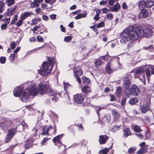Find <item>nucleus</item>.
<instances>
[{
  "label": "nucleus",
  "mask_w": 154,
  "mask_h": 154,
  "mask_svg": "<svg viewBox=\"0 0 154 154\" xmlns=\"http://www.w3.org/2000/svg\"><path fill=\"white\" fill-rule=\"evenodd\" d=\"M132 26H130L126 28L120 34L121 39L120 42L122 43H125L131 40L134 41L137 39V34L131 31L132 30Z\"/></svg>",
  "instance_id": "f257e3e1"
},
{
  "label": "nucleus",
  "mask_w": 154,
  "mask_h": 154,
  "mask_svg": "<svg viewBox=\"0 0 154 154\" xmlns=\"http://www.w3.org/2000/svg\"><path fill=\"white\" fill-rule=\"evenodd\" d=\"M24 85H21L16 88L13 92L14 95L16 97H20L21 100L23 102L27 101L29 98V91L28 89H25L23 91Z\"/></svg>",
  "instance_id": "f03ea898"
},
{
  "label": "nucleus",
  "mask_w": 154,
  "mask_h": 154,
  "mask_svg": "<svg viewBox=\"0 0 154 154\" xmlns=\"http://www.w3.org/2000/svg\"><path fill=\"white\" fill-rule=\"evenodd\" d=\"M47 59L50 63L46 62H43L41 69L38 71L43 76H47L49 75L51 72L52 68L53 66L54 62L52 59L48 57Z\"/></svg>",
  "instance_id": "7ed1b4c3"
},
{
  "label": "nucleus",
  "mask_w": 154,
  "mask_h": 154,
  "mask_svg": "<svg viewBox=\"0 0 154 154\" xmlns=\"http://www.w3.org/2000/svg\"><path fill=\"white\" fill-rule=\"evenodd\" d=\"M145 68V66H142L140 67L134 69L131 72L134 73V77L135 78H139L140 80L144 85L145 84L146 78L144 72V69Z\"/></svg>",
  "instance_id": "20e7f679"
},
{
  "label": "nucleus",
  "mask_w": 154,
  "mask_h": 154,
  "mask_svg": "<svg viewBox=\"0 0 154 154\" xmlns=\"http://www.w3.org/2000/svg\"><path fill=\"white\" fill-rule=\"evenodd\" d=\"M24 86L27 87L26 89L29 91L27 92L29 94V95L35 96L38 92V87L30 82H28L27 84H25Z\"/></svg>",
  "instance_id": "39448f33"
},
{
  "label": "nucleus",
  "mask_w": 154,
  "mask_h": 154,
  "mask_svg": "<svg viewBox=\"0 0 154 154\" xmlns=\"http://www.w3.org/2000/svg\"><path fill=\"white\" fill-rule=\"evenodd\" d=\"M56 130L55 128L53 127L52 125H50L48 127L47 126H45L42 129V132L41 133L42 135H47L50 133V134H55L56 133Z\"/></svg>",
  "instance_id": "423d86ee"
},
{
  "label": "nucleus",
  "mask_w": 154,
  "mask_h": 154,
  "mask_svg": "<svg viewBox=\"0 0 154 154\" xmlns=\"http://www.w3.org/2000/svg\"><path fill=\"white\" fill-rule=\"evenodd\" d=\"M133 29L131 31H133L137 34V39L138 37H141L144 35V30L141 27H137L135 28L134 27L132 26Z\"/></svg>",
  "instance_id": "0eeeda50"
},
{
  "label": "nucleus",
  "mask_w": 154,
  "mask_h": 154,
  "mask_svg": "<svg viewBox=\"0 0 154 154\" xmlns=\"http://www.w3.org/2000/svg\"><path fill=\"white\" fill-rule=\"evenodd\" d=\"M75 76L76 79L78 82L80 83H81V79L79 77V76L81 75L82 74V72L80 67L76 68L74 70Z\"/></svg>",
  "instance_id": "6e6552de"
},
{
  "label": "nucleus",
  "mask_w": 154,
  "mask_h": 154,
  "mask_svg": "<svg viewBox=\"0 0 154 154\" xmlns=\"http://www.w3.org/2000/svg\"><path fill=\"white\" fill-rule=\"evenodd\" d=\"M8 131V133L7 134L5 139V141L6 143L10 141L15 134V130L14 128L9 130Z\"/></svg>",
  "instance_id": "1a4fd4ad"
},
{
  "label": "nucleus",
  "mask_w": 154,
  "mask_h": 154,
  "mask_svg": "<svg viewBox=\"0 0 154 154\" xmlns=\"http://www.w3.org/2000/svg\"><path fill=\"white\" fill-rule=\"evenodd\" d=\"M130 91V93L134 95L137 96L140 93L139 88L135 85H131V88L129 89V91Z\"/></svg>",
  "instance_id": "9d476101"
},
{
  "label": "nucleus",
  "mask_w": 154,
  "mask_h": 154,
  "mask_svg": "<svg viewBox=\"0 0 154 154\" xmlns=\"http://www.w3.org/2000/svg\"><path fill=\"white\" fill-rule=\"evenodd\" d=\"M146 75L147 79L149 77L151 74H154V66L150 65L148 66L145 69Z\"/></svg>",
  "instance_id": "9b49d317"
},
{
  "label": "nucleus",
  "mask_w": 154,
  "mask_h": 154,
  "mask_svg": "<svg viewBox=\"0 0 154 154\" xmlns=\"http://www.w3.org/2000/svg\"><path fill=\"white\" fill-rule=\"evenodd\" d=\"M38 90V92L42 94L45 93L47 91V86L42 83L39 84Z\"/></svg>",
  "instance_id": "f8f14e48"
},
{
  "label": "nucleus",
  "mask_w": 154,
  "mask_h": 154,
  "mask_svg": "<svg viewBox=\"0 0 154 154\" xmlns=\"http://www.w3.org/2000/svg\"><path fill=\"white\" fill-rule=\"evenodd\" d=\"M62 137L63 135L62 134L58 135L54 137L52 140V141L55 143V145H57L58 147V149H60V145H63L60 140Z\"/></svg>",
  "instance_id": "ddd939ff"
},
{
  "label": "nucleus",
  "mask_w": 154,
  "mask_h": 154,
  "mask_svg": "<svg viewBox=\"0 0 154 154\" xmlns=\"http://www.w3.org/2000/svg\"><path fill=\"white\" fill-rule=\"evenodd\" d=\"M105 69L107 72L109 74H111L113 71H116L117 69V68H114L112 65L110 64L109 62L107 63Z\"/></svg>",
  "instance_id": "4468645a"
},
{
  "label": "nucleus",
  "mask_w": 154,
  "mask_h": 154,
  "mask_svg": "<svg viewBox=\"0 0 154 154\" xmlns=\"http://www.w3.org/2000/svg\"><path fill=\"white\" fill-rule=\"evenodd\" d=\"M75 101L79 104L81 103L83 101L84 97L81 94H76L73 96Z\"/></svg>",
  "instance_id": "2eb2a0df"
},
{
  "label": "nucleus",
  "mask_w": 154,
  "mask_h": 154,
  "mask_svg": "<svg viewBox=\"0 0 154 154\" xmlns=\"http://www.w3.org/2000/svg\"><path fill=\"white\" fill-rule=\"evenodd\" d=\"M149 12L148 10L146 9H142L139 14L138 17L140 18L146 17L148 16Z\"/></svg>",
  "instance_id": "dca6fc26"
},
{
  "label": "nucleus",
  "mask_w": 154,
  "mask_h": 154,
  "mask_svg": "<svg viewBox=\"0 0 154 154\" xmlns=\"http://www.w3.org/2000/svg\"><path fill=\"white\" fill-rule=\"evenodd\" d=\"M144 31V36L147 38L151 36L153 33L152 30L149 28L145 29Z\"/></svg>",
  "instance_id": "f3484780"
},
{
  "label": "nucleus",
  "mask_w": 154,
  "mask_h": 154,
  "mask_svg": "<svg viewBox=\"0 0 154 154\" xmlns=\"http://www.w3.org/2000/svg\"><path fill=\"white\" fill-rule=\"evenodd\" d=\"M123 81L124 87L125 89L128 88L131 84L130 78L129 77L125 78Z\"/></svg>",
  "instance_id": "a211bd4d"
},
{
  "label": "nucleus",
  "mask_w": 154,
  "mask_h": 154,
  "mask_svg": "<svg viewBox=\"0 0 154 154\" xmlns=\"http://www.w3.org/2000/svg\"><path fill=\"white\" fill-rule=\"evenodd\" d=\"M108 138L109 137L106 135H100L99 140L100 144H101L105 143Z\"/></svg>",
  "instance_id": "6ab92c4d"
},
{
  "label": "nucleus",
  "mask_w": 154,
  "mask_h": 154,
  "mask_svg": "<svg viewBox=\"0 0 154 154\" xmlns=\"http://www.w3.org/2000/svg\"><path fill=\"white\" fill-rule=\"evenodd\" d=\"M32 14V13L31 11L24 12L21 14L20 19L22 20H24L26 18L31 16Z\"/></svg>",
  "instance_id": "aec40b11"
},
{
  "label": "nucleus",
  "mask_w": 154,
  "mask_h": 154,
  "mask_svg": "<svg viewBox=\"0 0 154 154\" xmlns=\"http://www.w3.org/2000/svg\"><path fill=\"white\" fill-rule=\"evenodd\" d=\"M148 107L145 105L141 106L139 108V111L142 113H145L148 110Z\"/></svg>",
  "instance_id": "412c9836"
},
{
  "label": "nucleus",
  "mask_w": 154,
  "mask_h": 154,
  "mask_svg": "<svg viewBox=\"0 0 154 154\" xmlns=\"http://www.w3.org/2000/svg\"><path fill=\"white\" fill-rule=\"evenodd\" d=\"M103 120L104 122H110L111 120V115L110 114H107L103 118Z\"/></svg>",
  "instance_id": "4be33fe9"
},
{
  "label": "nucleus",
  "mask_w": 154,
  "mask_h": 154,
  "mask_svg": "<svg viewBox=\"0 0 154 154\" xmlns=\"http://www.w3.org/2000/svg\"><path fill=\"white\" fill-rule=\"evenodd\" d=\"M154 5V0H149L146 1V8H150Z\"/></svg>",
  "instance_id": "5701e85b"
},
{
  "label": "nucleus",
  "mask_w": 154,
  "mask_h": 154,
  "mask_svg": "<svg viewBox=\"0 0 154 154\" xmlns=\"http://www.w3.org/2000/svg\"><path fill=\"white\" fill-rule=\"evenodd\" d=\"M120 8V7L119 4L117 3L114 5L113 7L111 9V11L117 12Z\"/></svg>",
  "instance_id": "b1692460"
},
{
  "label": "nucleus",
  "mask_w": 154,
  "mask_h": 154,
  "mask_svg": "<svg viewBox=\"0 0 154 154\" xmlns=\"http://www.w3.org/2000/svg\"><path fill=\"white\" fill-rule=\"evenodd\" d=\"M138 102V99L136 98H131L129 101V103L131 105L135 104Z\"/></svg>",
  "instance_id": "393cba45"
},
{
  "label": "nucleus",
  "mask_w": 154,
  "mask_h": 154,
  "mask_svg": "<svg viewBox=\"0 0 154 154\" xmlns=\"http://www.w3.org/2000/svg\"><path fill=\"white\" fill-rule=\"evenodd\" d=\"M90 91V88L88 86H85L82 89V92L85 93L89 92Z\"/></svg>",
  "instance_id": "a878e982"
},
{
  "label": "nucleus",
  "mask_w": 154,
  "mask_h": 154,
  "mask_svg": "<svg viewBox=\"0 0 154 154\" xmlns=\"http://www.w3.org/2000/svg\"><path fill=\"white\" fill-rule=\"evenodd\" d=\"M112 146L109 149L105 148L103 149L100 150L99 152V154H107L109 149L111 148Z\"/></svg>",
  "instance_id": "bb28decb"
},
{
  "label": "nucleus",
  "mask_w": 154,
  "mask_h": 154,
  "mask_svg": "<svg viewBox=\"0 0 154 154\" xmlns=\"http://www.w3.org/2000/svg\"><path fill=\"white\" fill-rule=\"evenodd\" d=\"M112 113L113 116L115 118H118L120 116V114L119 112L115 109H112Z\"/></svg>",
  "instance_id": "cd10ccee"
},
{
  "label": "nucleus",
  "mask_w": 154,
  "mask_h": 154,
  "mask_svg": "<svg viewBox=\"0 0 154 154\" xmlns=\"http://www.w3.org/2000/svg\"><path fill=\"white\" fill-rule=\"evenodd\" d=\"M87 15V12L83 14H80L78 15L76 17H75V18L76 20H78L80 19L82 17H85Z\"/></svg>",
  "instance_id": "c85d7f7f"
},
{
  "label": "nucleus",
  "mask_w": 154,
  "mask_h": 154,
  "mask_svg": "<svg viewBox=\"0 0 154 154\" xmlns=\"http://www.w3.org/2000/svg\"><path fill=\"white\" fill-rule=\"evenodd\" d=\"M28 128V126L24 122H22V124L18 125V128Z\"/></svg>",
  "instance_id": "c756f323"
},
{
  "label": "nucleus",
  "mask_w": 154,
  "mask_h": 154,
  "mask_svg": "<svg viewBox=\"0 0 154 154\" xmlns=\"http://www.w3.org/2000/svg\"><path fill=\"white\" fill-rule=\"evenodd\" d=\"M147 149L146 147H142L140 149V150H138L137 152V154H142L146 152Z\"/></svg>",
  "instance_id": "7c9ffc66"
},
{
  "label": "nucleus",
  "mask_w": 154,
  "mask_h": 154,
  "mask_svg": "<svg viewBox=\"0 0 154 154\" xmlns=\"http://www.w3.org/2000/svg\"><path fill=\"white\" fill-rule=\"evenodd\" d=\"M122 88L119 87L117 88L116 92V95L119 97L122 95Z\"/></svg>",
  "instance_id": "2f4dec72"
},
{
  "label": "nucleus",
  "mask_w": 154,
  "mask_h": 154,
  "mask_svg": "<svg viewBox=\"0 0 154 154\" xmlns=\"http://www.w3.org/2000/svg\"><path fill=\"white\" fill-rule=\"evenodd\" d=\"M130 129L128 128H125L124 131L123 135L125 137H127L130 133Z\"/></svg>",
  "instance_id": "473e14b6"
},
{
  "label": "nucleus",
  "mask_w": 154,
  "mask_h": 154,
  "mask_svg": "<svg viewBox=\"0 0 154 154\" xmlns=\"http://www.w3.org/2000/svg\"><path fill=\"white\" fill-rule=\"evenodd\" d=\"M47 93L49 95L51 96H53L57 94L54 90L50 88L48 90Z\"/></svg>",
  "instance_id": "72a5a7b5"
},
{
  "label": "nucleus",
  "mask_w": 154,
  "mask_h": 154,
  "mask_svg": "<svg viewBox=\"0 0 154 154\" xmlns=\"http://www.w3.org/2000/svg\"><path fill=\"white\" fill-rule=\"evenodd\" d=\"M139 8L141 7L142 8L144 7L146 8V1H140L139 4Z\"/></svg>",
  "instance_id": "f704fd0d"
},
{
  "label": "nucleus",
  "mask_w": 154,
  "mask_h": 154,
  "mask_svg": "<svg viewBox=\"0 0 154 154\" xmlns=\"http://www.w3.org/2000/svg\"><path fill=\"white\" fill-rule=\"evenodd\" d=\"M121 126V125H118L116 124L113 126L112 129V131L114 132L116 130H119Z\"/></svg>",
  "instance_id": "c9c22d12"
},
{
  "label": "nucleus",
  "mask_w": 154,
  "mask_h": 154,
  "mask_svg": "<svg viewBox=\"0 0 154 154\" xmlns=\"http://www.w3.org/2000/svg\"><path fill=\"white\" fill-rule=\"evenodd\" d=\"M17 8V7L16 6H14L13 8L12 7L10 9H9L8 10V13L10 14L11 15L14 12L15 10Z\"/></svg>",
  "instance_id": "e433bc0d"
},
{
  "label": "nucleus",
  "mask_w": 154,
  "mask_h": 154,
  "mask_svg": "<svg viewBox=\"0 0 154 154\" xmlns=\"http://www.w3.org/2000/svg\"><path fill=\"white\" fill-rule=\"evenodd\" d=\"M82 81L83 83L88 84L90 82V80L86 77L83 76L82 78Z\"/></svg>",
  "instance_id": "4c0bfd02"
},
{
  "label": "nucleus",
  "mask_w": 154,
  "mask_h": 154,
  "mask_svg": "<svg viewBox=\"0 0 154 154\" xmlns=\"http://www.w3.org/2000/svg\"><path fill=\"white\" fill-rule=\"evenodd\" d=\"M143 49L151 51L154 49L153 45H150L148 47L144 46L143 47Z\"/></svg>",
  "instance_id": "58836bf2"
},
{
  "label": "nucleus",
  "mask_w": 154,
  "mask_h": 154,
  "mask_svg": "<svg viewBox=\"0 0 154 154\" xmlns=\"http://www.w3.org/2000/svg\"><path fill=\"white\" fill-rule=\"evenodd\" d=\"M102 61L100 59V58H99L97 59L95 61V66L96 67L98 66H100L102 63Z\"/></svg>",
  "instance_id": "ea45409f"
},
{
  "label": "nucleus",
  "mask_w": 154,
  "mask_h": 154,
  "mask_svg": "<svg viewBox=\"0 0 154 154\" xmlns=\"http://www.w3.org/2000/svg\"><path fill=\"white\" fill-rule=\"evenodd\" d=\"M14 1L15 0H7L6 2L8 3V5L10 6L15 3Z\"/></svg>",
  "instance_id": "a19ab883"
},
{
  "label": "nucleus",
  "mask_w": 154,
  "mask_h": 154,
  "mask_svg": "<svg viewBox=\"0 0 154 154\" xmlns=\"http://www.w3.org/2000/svg\"><path fill=\"white\" fill-rule=\"evenodd\" d=\"M134 131L135 132H140L141 131L140 127L138 126L135 125L133 128Z\"/></svg>",
  "instance_id": "79ce46f5"
},
{
  "label": "nucleus",
  "mask_w": 154,
  "mask_h": 154,
  "mask_svg": "<svg viewBox=\"0 0 154 154\" xmlns=\"http://www.w3.org/2000/svg\"><path fill=\"white\" fill-rule=\"evenodd\" d=\"M59 96V95L57 94L54 95L52 98V100L56 102L58 100Z\"/></svg>",
  "instance_id": "37998d69"
},
{
  "label": "nucleus",
  "mask_w": 154,
  "mask_h": 154,
  "mask_svg": "<svg viewBox=\"0 0 154 154\" xmlns=\"http://www.w3.org/2000/svg\"><path fill=\"white\" fill-rule=\"evenodd\" d=\"M39 6V4H37L35 2V1H34L32 3L30 4V6L31 8H34L35 7H38Z\"/></svg>",
  "instance_id": "c03bdc74"
},
{
  "label": "nucleus",
  "mask_w": 154,
  "mask_h": 154,
  "mask_svg": "<svg viewBox=\"0 0 154 154\" xmlns=\"http://www.w3.org/2000/svg\"><path fill=\"white\" fill-rule=\"evenodd\" d=\"M1 127L2 130L4 131H5L7 129V126L5 125V123H2L1 124Z\"/></svg>",
  "instance_id": "a18cd8bd"
},
{
  "label": "nucleus",
  "mask_w": 154,
  "mask_h": 154,
  "mask_svg": "<svg viewBox=\"0 0 154 154\" xmlns=\"http://www.w3.org/2000/svg\"><path fill=\"white\" fill-rule=\"evenodd\" d=\"M136 149V148L134 147H131L130 149H128V152L129 153H131L134 152V151Z\"/></svg>",
  "instance_id": "49530a36"
},
{
  "label": "nucleus",
  "mask_w": 154,
  "mask_h": 154,
  "mask_svg": "<svg viewBox=\"0 0 154 154\" xmlns=\"http://www.w3.org/2000/svg\"><path fill=\"white\" fill-rule=\"evenodd\" d=\"M6 58L5 57H2L0 58V63L2 64L5 63Z\"/></svg>",
  "instance_id": "de8ad7c7"
},
{
  "label": "nucleus",
  "mask_w": 154,
  "mask_h": 154,
  "mask_svg": "<svg viewBox=\"0 0 154 154\" xmlns=\"http://www.w3.org/2000/svg\"><path fill=\"white\" fill-rule=\"evenodd\" d=\"M75 125L79 127V131H81L83 130V128L82 124H75Z\"/></svg>",
  "instance_id": "09e8293b"
},
{
  "label": "nucleus",
  "mask_w": 154,
  "mask_h": 154,
  "mask_svg": "<svg viewBox=\"0 0 154 154\" xmlns=\"http://www.w3.org/2000/svg\"><path fill=\"white\" fill-rule=\"evenodd\" d=\"M38 130V127H35L32 129V134L33 135H36L37 134V132Z\"/></svg>",
  "instance_id": "8fccbe9b"
},
{
  "label": "nucleus",
  "mask_w": 154,
  "mask_h": 154,
  "mask_svg": "<svg viewBox=\"0 0 154 154\" xmlns=\"http://www.w3.org/2000/svg\"><path fill=\"white\" fill-rule=\"evenodd\" d=\"M104 25L105 24L102 21L97 24V27L98 28H101L104 26Z\"/></svg>",
  "instance_id": "3c124183"
},
{
  "label": "nucleus",
  "mask_w": 154,
  "mask_h": 154,
  "mask_svg": "<svg viewBox=\"0 0 154 154\" xmlns=\"http://www.w3.org/2000/svg\"><path fill=\"white\" fill-rule=\"evenodd\" d=\"M18 18V15H16L14 19L11 22V24L12 25L16 23V21L17 20Z\"/></svg>",
  "instance_id": "603ef678"
},
{
  "label": "nucleus",
  "mask_w": 154,
  "mask_h": 154,
  "mask_svg": "<svg viewBox=\"0 0 154 154\" xmlns=\"http://www.w3.org/2000/svg\"><path fill=\"white\" fill-rule=\"evenodd\" d=\"M72 39V37L70 36H68L65 37L64 39V41L67 42H69Z\"/></svg>",
  "instance_id": "864d4df0"
},
{
  "label": "nucleus",
  "mask_w": 154,
  "mask_h": 154,
  "mask_svg": "<svg viewBox=\"0 0 154 154\" xmlns=\"http://www.w3.org/2000/svg\"><path fill=\"white\" fill-rule=\"evenodd\" d=\"M23 20L21 19L17 23V26L18 27L20 26L22 24Z\"/></svg>",
  "instance_id": "5fc2aeb1"
},
{
  "label": "nucleus",
  "mask_w": 154,
  "mask_h": 154,
  "mask_svg": "<svg viewBox=\"0 0 154 154\" xmlns=\"http://www.w3.org/2000/svg\"><path fill=\"white\" fill-rule=\"evenodd\" d=\"M7 26V23H4L2 24L1 26V28L2 29H5Z\"/></svg>",
  "instance_id": "6e6d98bb"
},
{
  "label": "nucleus",
  "mask_w": 154,
  "mask_h": 154,
  "mask_svg": "<svg viewBox=\"0 0 154 154\" xmlns=\"http://www.w3.org/2000/svg\"><path fill=\"white\" fill-rule=\"evenodd\" d=\"M26 149H28L31 147V146L28 143H26L23 146Z\"/></svg>",
  "instance_id": "4d7b16f0"
},
{
  "label": "nucleus",
  "mask_w": 154,
  "mask_h": 154,
  "mask_svg": "<svg viewBox=\"0 0 154 154\" xmlns=\"http://www.w3.org/2000/svg\"><path fill=\"white\" fill-rule=\"evenodd\" d=\"M106 109V108H105V107H99L98 110H97V113L98 116H99V115L100 114V113L99 112V111H100L102 109Z\"/></svg>",
  "instance_id": "13d9d810"
},
{
  "label": "nucleus",
  "mask_w": 154,
  "mask_h": 154,
  "mask_svg": "<svg viewBox=\"0 0 154 154\" xmlns=\"http://www.w3.org/2000/svg\"><path fill=\"white\" fill-rule=\"evenodd\" d=\"M41 27V25H40L36 26H35L32 29V31H35L37 30L39 28Z\"/></svg>",
  "instance_id": "bf43d9fd"
},
{
  "label": "nucleus",
  "mask_w": 154,
  "mask_h": 154,
  "mask_svg": "<svg viewBox=\"0 0 154 154\" xmlns=\"http://www.w3.org/2000/svg\"><path fill=\"white\" fill-rule=\"evenodd\" d=\"M109 56L108 54H107L106 55H105V56H102L100 57L102 59L104 60H106L108 59V58Z\"/></svg>",
  "instance_id": "052dcab7"
},
{
  "label": "nucleus",
  "mask_w": 154,
  "mask_h": 154,
  "mask_svg": "<svg viewBox=\"0 0 154 154\" xmlns=\"http://www.w3.org/2000/svg\"><path fill=\"white\" fill-rule=\"evenodd\" d=\"M37 39L38 42H43L44 41V39L43 38L40 36H37Z\"/></svg>",
  "instance_id": "680f3d73"
},
{
  "label": "nucleus",
  "mask_w": 154,
  "mask_h": 154,
  "mask_svg": "<svg viewBox=\"0 0 154 154\" xmlns=\"http://www.w3.org/2000/svg\"><path fill=\"white\" fill-rule=\"evenodd\" d=\"M107 17L109 20H111L113 18V15L112 13H109L107 14Z\"/></svg>",
  "instance_id": "e2e57ef3"
},
{
  "label": "nucleus",
  "mask_w": 154,
  "mask_h": 154,
  "mask_svg": "<svg viewBox=\"0 0 154 154\" xmlns=\"http://www.w3.org/2000/svg\"><path fill=\"white\" fill-rule=\"evenodd\" d=\"M42 8L43 9H47L48 8V6L45 3H43L41 5Z\"/></svg>",
  "instance_id": "0e129e2a"
},
{
  "label": "nucleus",
  "mask_w": 154,
  "mask_h": 154,
  "mask_svg": "<svg viewBox=\"0 0 154 154\" xmlns=\"http://www.w3.org/2000/svg\"><path fill=\"white\" fill-rule=\"evenodd\" d=\"M110 100L111 101L116 100V99L115 96L113 95H110Z\"/></svg>",
  "instance_id": "69168bd1"
},
{
  "label": "nucleus",
  "mask_w": 154,
  "mask_h": 154,
  "mask_svg": "<svg viewBox=\"0 0 154 154\" xmlns=\"http://www.w3.org/2000/svg\"><path fill=\"white\" fill-rule=\"evenodd\" d=\"M15 43L14 42H13L11 44V48L13 49H14L15 48Z\"/></svg>",
  "instance_id": "338daca9"
},
{
  "label": "nucleus",
  "mask_w": 154,
  "mask_h": 154,
  "mask_svg": "<svg viewBox=\"0 0 154 154\" xmlns=\"http://www.w3.org/2000/svg\"><path fill=\"white\" fill-rule=\"evenodd\" d=\"M57 17V15L55 14H51L50 17L51 20H53L56 19Z\"/></svg>",
  "instance_id": "774afa93"
}]
</instances>
